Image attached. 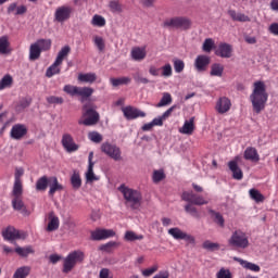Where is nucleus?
<instances>
[{
	"label": "nucleus",
	"instance_id": "nucleus-1",
	"mask_svg": "<svg viewBox=\"0 0 278 278\" xmlns=\"http://www.w3.org/2000/svg\"><path fill=\"white\" fill-rule=\"evenodd\" d=\"M250 101L255 114H261L263 110L266 109V103H268V91H266V84L264 81L257 80L253 84Z\"/></svg>",
	"mask_w": 278,
	"mask_h": 278
},
{
	"label": "nucleus",
	"instance_id": "nucleus-2",
	"mask_svg": "<svg viewBox=\"0 0 278 278\" xmlns=\"http://www.w3.org/2000/svg\"><path fill=\"white\" fill-rule=\"evenodd\" d=\"M181 199L182 201L189 203L185 206V211L187 214L193 216V218H201L199 211L193 205H207L210 203L207 200H205V198H203V195H199L192 191L182 192Z\"/></svg>",
	"mask_w": 278,
	"mask_h": 278
},
{
	"label": "nucleus",
	"instance_id": "nucleus-3",
	"mask_svg": "<svg viewBox=\"0 0 278 278\" xmlns=\"http://www.w3.org/2000/svg\"><path fill=\"white\" fill-rule=\"evenodd\" d=\"M118 190L122 192L126 205H129L132 210H140L142 205V193L140 191L128 188L125 185H121Z\"/></svg>",
	"mask_w": 278,
	"mask_h": 278
},
{
	"label": "nucleus",
	"instance_id": "nucleus-4",
	"mask_svg": "<svg viewBox=\"0 0 278 278\" xmlns=\"http://www.w3.org/2000/svg\"><path fill=\"white\" fill-rule=\"evenodd\" d=\"M228 245L236 251H238V249H249V247H251V242H249V235L240 229L232 231L228 239Z\"/></svg>",
	"mask_w": 278,
	"mask_h": 278
},
{
	"label": "nucleus",
	"instance_id": "nucleus-5",
	"mask_svg": "<svg viewBox=\"0 0 278 278\" xmlns=\"http://www.w3.org/2000/svg\"><path fill=\"white\" fill-rule=\"evenodd\" d=\"M83 110V116L85 119H79L78 125H85V127H92V125H97V123H99L100 115L99 112H97V106H94V104H84Z\"/></svg>",
	"mask_w": 278,
	"mask_h": 278
},
{
	"label": "nucleus",
	"instance_id": "nucleus-6",
	"mask_svg": "<svg viewBox=\"0 0 278 278\" xmlns=\"http://www.w3.org/2000/svg\"><path fill=\"white\" fill-rule=\"evenodd\" d=\"M86 260V254L81 250H76L70 253L63 261V273H71L77 266Z\"/></svg>",
	"mask_w": 278,
	"mask_h": 278
},
{
	"label": "nucleus",
	"instance_id": "nucleus-7",
	"mask_svg": "<svg viewBox=\"0 0 278 278\" xmlns=\"http://www.w3.org/2000/svg\"><path fill=\"white\" fill-rule=\"evenodd\" d=\"M63 92L70 94V97H80L81 101L90 99L94 94V89L91 87H78L73 85H65L63 87Z\"/></svg>",
	"mask_w": 278,
	"mask_h": 278
},
{
	"label": "nucleus",
	"instance_id": "nucleus-8",
	"mask_svg": "<svg viewBox=\"0 0 278 278\" xmlns=\"http://www.w3.org/2000/svg\"><path fill=\"white\" fill-rule=\"evenodd\" d=\"M192 23L188 17L175 16L167 18L163 23V27L174 28V29H190Z\"/></svg>",
	"mask_w": 278,
	"mask_h": 278
},
{
	"label": "nucleus",
	"instance_id": "nucleus-9",
	"mask_svg": "<svg viewBox=\"0 0 278 278\" xmlns=\"http://www.w3.org/2000/svg\"><path fill=\"white\" fill-rule=\"evenodd\" d=\"M101 151L111 160H114L115 162H121L123 160V152L121 151V148H118L116 144H112L110 142H103L101 144Z\"/></svg>",
	"mask_w": 278,
	"mask_h": 278
},
{
	"label": "nucleus",
	"instance_id": "nucleus-10",
	"mask_svg": "<svg viewBox=\"0 0 278 278\" xmlns=\"http://www.w3.org/2000/svg\"><path fill=\"white\" fill-rule=\"evenodd\" d=\"M71 14H73V7L61 5L54 12V21L56 23H66L71 18Z\"/></svg>",
	"mask_w": 278,
	"mask_h": 278
},
{
	"label": "nucleus",
	"instance_id": "nucleus-11",
	"mask_svg": "<svg viewBox=\"0 0 278 278\" xmlns=\"http://www.w3.org/2000/svg\"><path fill=\"white\" fill-rule=\"evenodd\" d=\"M61 143L67 153H75V151H79V144L75 142V139L71 134H63Z\"/></svg>",
	"mask_w": 278,
	"mask_h": 278
},
{
	"label": "nucleus",
	"instance_id": "nucleus-12",
	"mask_svg": "<svg viewBox=\"0 0 278 278\" xmlns=\"http://www.w3.org/2000/svg\"><path fill=\"white\" fill-rule=\"evenodd\" d=\"M168 233L174 238V240H186V242H189V244H194L195 242V239L192 235H188V232L182 231L178 227L170 228Z\"/></svg>",
	"mask_w": 278,
	"mask_h": 278
},
{
	"label": "nucleus",
	"instance_id": "nucleus-13",
	"mask_svg": "<svg viewBox=\"0 0 278 278\" xmlns=\"http://www.w3.org/2000/svg\"><path fill=\"white\" fill-rule=\"evenodd\" d=\"M212 59L205 54H200L195 58L193 66L197 73H205L207 66H210Z\"/></svg>",
	"mask_w": 278,
	"mask_h": 278
},
{
	"label": "nucleus",
	"instance_id": "nucleus-14",
	"mask_svg": "<svg viewBox=\"0 0 278 278\" xmlns=\"http://www.w3.org/2000/svg\"><path fill=\"white\" fill-rule=\"evenodd\" d=\"M114 236H116V232L112 229L98 228L91 231V240L93 241L108 240V238H114Z\"/></svg>",
	"mask_w": 278,
	"mask_h": 278
},
{
	"label": "nucleus",
	"instance_id": "nucleus-15",
	"mask_svg": "<svg viewBox=\"0 0 278 278\" xmlns=\"http://www.w3.org/2000/svg\"><path fill=\"white\" fill-rule=\"evenodd\" d=\"M122 111L127 121H134L136 118H144V116H147V113L134 106H126Z\"/></svg>",
	"mask_w": 278,
	"mask_h": 278
},
{
	"label": "nucleus",
	"instance_id": "nucleus-16",
	"mask_svg": "<svg viewBox=\"0 0 278 278\" xmlns=\"http://www.w3.org/2000/svg\"><path fill=\"white\" fill-rule=\"evenodd\" d=\"M10 136L13 140H22V138L27 136V126L23 124H15L11 128Z\"/></svg>",
	"mask_w": 278,
	"mask_h": 278
},
{
	"label": "nucleus",
	"instance_id": "nucleus-17",
	"mask_svg": "<svg viewBox=\"0 0 278 278\" xmlns=\"http://www.w3.org/2000/svg\"><path fill=\"white\" fill-rule=\"evenodd\" d=\"M215 110L218 114H227L231 110V100L227 97L219 98L216 102Z\"/></svg>",
	"mask_w": 278,
	"mask_h": 278
},
{
	"label": "nucleus",
	"instance_id": "nucleus-18",
	"mask_svg": "<svg viewBox=\"0 0 278 278\" xmlns=\"http://www.w3.org/2000/svg\"><path fill=\"white\" fill-rule=\"evenodd\" d=\"M2 236L4 240H21V238H25V233H22L16 228L9 226L3 232Z\"/></svg>",
	"mask_w": 278,
	"mask_h": 278
},
{
	"label": "nucleus",
	"instance_id": "nucleus-19",
	"mask_svg": "<svg viewBox=\"0 0 278 278\" xmlns=\"http://www.w3.org/2000/svg\"><path fill=\"white\" fill-rule=\"evenodd\" d=\"M47 219L48 226H47V231H58L60 229V217L55 215V212L51 211L50 213L47 214Z\"/></svg>",
	"mask_w": 278,
	"mask_h": 278
},
{
	"label": "nucleus",
	"instance_id": "nucleus-20",
	"mask_svg": "<svg viewBox=\"0 0 278 278\" xmlns=\"http://www.w3.org/2000/svg\"><path fill=\"white\" fill-rule=\"evenodd\" d=\"M12 207L15 212H21L23 216H29V211L27 210V206H25V202H23V197L13 198Z\"/></svg>",
	"mask_w": 278,
	"mask_h": 278
},
{
	"label": "nucleus",
	"instance_id": "nucleus-21",
	"mask_svg": "<svg viewBox=\"0 0 278 278\" xmlns=\"http://www.w3.org/2000/svg\"><path fill=\"white\" fill-rule=\"evenodd\" d=\"M229 170L232 173V179H237V181H240L244 177V173H242V169L240 166H238V161H230L228 162Z\"/></svg>",
	"mask_w": 278,
	"mask_h": 278
},
{
	"label": "nucleus",
	"instance_id": "nucleus-22",
	"mask_svg": "<svg viewBox=\"0 0 278 278\" xmlns=\"http://www.w3.org/2000/svg\"><path fill=\"white\" fill-rule=\"evenodd\" d=\"M50 190H49V197H53L55 192H62L64 190V186L58 181V177L52 176L49 178V184H48Z\"/></svg>",
	"mask_w": 278,
	"mask_h": 278
},
{
	"label": "nucleus",
	"instance_id": "nucleus-23",
	"mask_svg": "<svg viewBox=\"0 0 278 278\" xmlns=\"http://www.w3.org/2000/svg\"><path fill=\"white\" fill-rule=\"evenodd\" d=\"M228 15L230 16V18L235 22L238 23H250L251 22V17H249V15L244 14V13H238L236 12V10H228Z\"/></svg>",
	"mask_w": 278,
	"mask_h": 278
},
{
	"label": "nucleus",
	"instance_id": "nucleus-24",
	"mask_svg": "<svg viewBox=\"0 0 278 278\" xmlns=\"http://www.w3.org/2000/svg\"><path fill=\"white\" fill-rule=\"evenodd\" d=\"M233 260H235V262L240 263V265L242 267H244L247 270H251L252 273H260L262 270V268L257 264L244 261V260L239 258V257H235Z\"/></svg>",
	"mask_w": 278,
	"mask_h": 278
},
{
	"label": "nucleus",
	"instance_id": "nucleus-25",
	"mask_svg": "<svg viewBox=\"0 0 278 278\" xmlns=\"http://www.w3.org/2000/svg\"><path fill=\"white\" fill-rule=\"evenodd\" d=\"M130 55L135 62H142L147 58V49L140 47L132 48Z\"/></svg>",
	"mask_w": 278,
	"mask_h": 278
},
{
	"label": "nucleus",
	"instance_id": "nucleus-26",
	"mask_svg": "<svg viewBox=\"0 0 278 278\" xmlns=\"http://www.w3.org/2000/svg\"><path fill=\"white\" fill-rule=\"evenodd\" d=\"M232 51L233 49L231 48V45L220 43L216 51V55H219V58H231Z\"/></svg>",
	"mask_w": 278,
	"mask_h": 278
},
{
	"label": "nucleus",
	"instance_id": "nucleus-27",
	"mask_svg": "<svg viewBox=\"0 0 278 278\" xmlns=\"http://www.w3.org/2000/svg\"><path fill=\"white\" fill-rule=\"evenodd\" d=\"M243 157L250 162H257L260 160V153H257V149L248 147L244 151Z\"/></svg>",
	"mask_w": 278,
	"mask_h": 278
},
{
	"label": "nucleus",
	"instance_id": "nucleus-28",
	"mask_svg": "<svg viewBox=\"0 0 278 278\" xmlns=\"http://www.w3.org/2000/svg\"><path fill=\"white\" fill-rule=\"evenodd\" d=\"M179 132L187 136H192V134L194 132V117L186 121L184 126L179 129Z\"/></svg>",
	"mask_w": 278,
	"mask_h": 278
},
{
	"label": "nucleus",
	"instance_id": "nucleus-29",
	"mask_svg": "<svg viewBox=\"0 0 278 278\" xmlns=\"http://www.w3.org/2000/svg\"><path fill=\"white\" fill-rule=\"evenodd\" d=\"M78 81L80 84H94L97 81L96 73H80L78 74Z\"/></svg>",
	"mask_w": 278,
	"mask_h": 278
},
{
	"label": "nucleus",
	"instance_id": "nucleus-30",
	"mask_svg": "<svg viewBox=\"0 0 278 278\" xmlns=\"http://www.w3.org/2000/svg\"><path fill=\"white\" fill-rule=\"evenodd\" d=\"M42 52L40 51V48L36 46V43H31L29 47V60L30 62H36V60H40V55Z\"/></svg>",
	"mask_w": 278,
	"mask_h": 278
},
{
	"label": "nucleus",
	"instance_id": "nucleus-31",
	"mask_svg": "<svg viewBox=\"0 0 278 278\" xmlns=\"http://www.w3.org/2000/svg\"><path fill=\"white\" fill-rule=\"evenodd\" d=\"M223 73H225V66L220 63H214L211 66L210 75L211 77H223Z\"/></svg>",
	"mask_w": 278,
	"mask_h": 278
},
{
	"label": "nucleus",
	"instance_id": "nucleus-32",
	"mask_svg": "<svg viewBox=\"0 0 278 278\" xmlns=\"http://www.w3.org/2000/svg\"><path fill=\"white\" fill-rule=\"evenodd\" d=\"M62 66V63H58V61H54V63L46 71V77H53V75H60L62 70L60 68Z\"/></svg>",
	"mask_w": 278,
	"mask_h": 278
},
{
	"label": "nucleus",
	"instance_id": "nucleus-33",
	"mask_svg": "<svg viewBox=\"0 0 278 278\" xmlns=\"http://www.w3.org/2000/svg\"><path fill=\"white\" fill-rule=\"evenodd\" d=\"M29 273H31V267L22 266L15 270L13 278H27L29 277Z\"/></svg>",
	"mask_w": 278,
	"mask_h": 278
},
{
	"label": "nucleus",
	"instance_id": "nucleus-34",
	"mask_svg": "<svg viewBox=\"0 0 278 278\" xmlns=\"http://www.w3.org/2000/svg\"><path fill=\"white\" fill-rule=\"evenodd\" d=\"M12 84H14V78H12V75L5 74L0 80V90L12 88Z\"/></svg>",
	"mask_w": 278,
	"mask_h": 278
},
{
	"label": "nucleus",
	"instance_id": "nucleus-35",
	"mask_svg": "<svg viewBox=\"0 0 278 278\" xmlns=\"http://www.w3.org/2000/svg\"><path fill=\"white\" fill-rule=\"evenodd\" d=\"M15 253L20 255V257H28L29 255L34 254V248L31 245H28L26 248L17 247L15 248Z\"/></svg>",
	"mask_w": 278,
	"mask_h": 278
},
{
	"label": "nucleus",
	"instance_id": "nucleus-36",
	"mask_svg": "<svg viewBox=\"0 0 278 278\" xmlns=\"http://www.w3.org/2000/svg\"><path fill=\"white\" fill-rule=\"evenodd\" d=\"M29 105H31V100L27 98H22L15 105V112H18V113L25 112V110H27Z\"/></svg>",
	"mask_w": 278,
	"mask_h": 278
},
{
	"label": "nucleus",
	"instance_id": "nucleus-37",
	"mask_svg": "<svg viewBox=\"0 0 278 278\" xmlns=\"http://www.w3.org/2000/svg\"><path fill=\"white\" fill-rule=\"evenodd\" d=\"M214 223H216V225H218L219 227H225V217H223V214L214 211V210H210L208 211Z\"/></svg>",
	"mask_w": 278,
	"mask_h": 278
},
{
	"label": "nucleus",
	"instance_id": "nucleus-38",
	"mask_svg": "<svg viewBox=\"0 0 278 278\" xmlns=\"http://www.w3.org/2000/svg\"><path fill=\"white\" fill-rule=\"evenodd\" d=\"M110 83L114 88H117V86H127L128 84H131V78L129 77H119V78H111Z\"/></svg>",
	"mask_w": 278,
	"mask_h": 278
},
{
	"label": "nucleus",
	"instance_id": "nucleus-39",
	"mask_svg": "<svg viewBox=\"0 0 278 278\" xmlns=\"http://www.w3.org/2000/svg\"><path fill=\"white\" fill-rule=\"evenodd\" d=\"M71 53V47L70 46H64L58 53V56L55 61L60 64L64 62L65 58H68V54Z\"/></svg>",
	"mask_w": 278,
	"mask_h": 278
},
{
	"label": "nucleus",
	"instance_id": "nucleus-40",
	"mask_svg": "<svg viewBox=\"0 0 278 278\" xmlns=\"http://www.w3.org/2000/svg\"><path fill=\"white\" fill-rule=\"evenodd\" d=\"M35 43L42 52L51 49L52 41L51 39H38Z\"/></svg>",
	"mask_w": 278,
	"mask_h": 278
},
{
	"label": "nucleus",
	"instance_id": "nucleus-41",
	"mask_svg": "<svg viewBox=\"0 0 278 278\" xmlns=\"http://www.w3.org/2000/svg\"><path fill=\"white\" fill-rule=\"evenodd\" d=\"M71 184L74 190H79V188H81V176L79 175L78 172L73 173L71 177Z\"/></svg>",
	"mask_w": 278,
	"mask_h": 278
},
{
	"label": "nucleus",
	"instance_id": "nucleus-42",
	"mask_svg": "<svg viewBox=\"0 0 278 278\" xmlns=\"http://www.w3.org/2000/svg\"><path fill=\"white\" fill-rule=\"evenodd\" d=\"M48 186H49V178L47 176H42L36 182V190L45 192Z\"/></svg>",
	"mask_w": 278,
	"mask_h": 278
},
{
	"label": "nucleus",
	"instance_id": "nucleus-43",
	"mask_svg": "<svg viewBox=\"0 0 278 278\" xmlns=\"http://www.w3.org/2000/svg\"><path fill=\"white\" fill-rule=\"evenodd\" d=\"M166 179V174L164 169H155L152 174L153 184H160V181H164Z\"/></svg>",
	"mask_w": 278,
	"mask_h": 278
},
{
	"label": "nucleus",
	"instance_id": "nucleus-44",
	"mask_svg": "<svg viewBox=\"0 0 278 278\" xmlns=\"http://www.w3.org/2000/svg\"><path fill=\"white\" fill-rule=\"evenodd\" d=\"M12 197L13 198L23 197V181L14 180L13 190H12Z\"/></svg>",
	"mask_w": 278,
	"mask_h": 278
},
{
	"label": "nucleus",
	"instance_id": "nucleus-45",
	"mask_svg": "<svg viewBox=\"0 0 278 278\" xmlns=\"http://www.w3.org/2000/svg\"><path fill=\"white\" fill-rule=\"evenodd\" d=\"M173 103V96L168 92H164L161 101L156 104V108H164Z\"/></svg>",
	"mask_w": 278,
	"mask_h": 278
},
{
	"label": "nucleus",
	"instance_id": "nucleus-46",
	"mask_svg": "<svg viewBox=\"0 0 278 278\" xmlns=\"http://www.w3.org/2000/svg\"><path fill=\"white\" fill-rule=\"evenodd\" d=\"M125 240H127V242H135V240H144V236L137 235L136 232L128 230L125 233Z\"/></svg>",
	"mask_w": 278,
	"mask_h": 278
},
{
	"label": "nucleus",
	"instance_id": "nucleus-47",
	"mask_svg": "<svg viewBox=\"0 0 278 278\" xmlns=\"http://www.w3.org/2000/svg\"><path fill=\"white\" fill-rule=\"evenodd\" d=\"M105 17L99 14L92 16L91 25H93V27H105Z\"/></svg>",
	"mask_w": 278,
	"mask_h": 278
},
{
	"label": "nucleus",
	"instance_id": "nucleus-48",
	"mask_svg": "<svg viewBox=\"0 0 278 278\" xmlns=\"http://www.w3.org/2000/svg\"><path fill=\"white\" fill-rule=\"evenodd\" d=\"M10 47V39L8 36L0 37V53L3 55L8 53V48Z\"/></svg>",
	"mask_w": 278,
	"mask_h": 278
},
{
	"label": "nucleus",
	"instance_id": "nucleus-49",
	"mask_svg": "<svg viewBox=\"0 0 278 278\" xmlns=\"http://www.w3.org/2000/svg\"><path fill=\"white\" fill-rule=\"evenodd\" d=\"M86 180L89 182L92 181H99V177H97V175H94V165H88V170L86 173Z\"/></svg>",
	"mask_w": 278,
	"mask_h": 278
},
{
	"label": "nucleus",
	"instance_id": "nucleus-50",
	"mask_svg": "<svg viewBox=\"0 0 278 278\" xmlns=\"http://www.w3.org/2000/svg\"><path fill=\"white\" fill-rule=\"evenodd\" d=\"M249 192L253 201H255L256 203H264V194H262L258 190L251 189Z\"/></svg>",
	"mask_w": 278,
	"mask_h": 278
},
{
	"label": "nucleus",
	"instance_id": "nucleus-51",
	"mask_svg": "<svg viewBox=\"0 0 278 278\" xmlns=\"http://www.w3.org/2000/svg\"><path fill=\"white\" fill-rule=\"evenodd\" d=\"M212 49H214V39H205L202 46V50L204 51V53H212Z\"/></svg>",
	"mask_w": 278,
	"mask_h": 278
},
{
	"label": "nucleus",
	"instance_id": "nucleus-52",
	"mask_svg": "<svg viewBox=\"0 0 278 278\" xmlns=\"http://www.w3.org/2000/svg\"><path fill=\"white\" fill-rule=\"evenodd\" d=\"M173 62L175 73H184V68H186V63L180 59H174Z\"/></svg>",
	"mask_w": 278,
	"mask_h": 278
},
{
	"label": "nucleus",
	"instance_id": "nucleus-53",
	"mask_svg": "<svg viewBox=\"0 0 278 278\" xmlns=\"http://www.w3.org/2000/svg\"><path fill=\"white\" fill-rule=\"evenodd\" d=\"M202 247L206 251H218V249H220V244L214 243V242H212L210 240L204 241Z\"/></svg>",
	"mask_w": 278,
	"mask_h": 278
},
{
	"label": "nucleus",
	"instance_id": "nucleus-54",
	"mask_svg": "<svg viewBox=\"0 0 278 278\" xmlns=\"http://www.w3.org/2000/svg\"><path fill=\"white\" fill-rule=\"evenodd\" d=\"M118 247V242L116 241H110L105 244H102L100 247V251H105V253H112V249Z\"/></svg>",
	"mask_w": 278,
	"mask_h": 278
},
{
	"label": "nucleus",
	"instance_id": "nucleus-55",
	"mask_svg": "<svg viewBox=\"0 0 278 278\" xmlns=\"http://www.w3.org/2000/svg\"><path fill=\"white\" fill-rule=\"evenodd\" d=\"M93 42L99 51L105 50V40H103V37L94 36Z\"/></svg>",
	"mask_w": 278,
	"mask_h": 278
},
{
	"label": "nucleus",
	"instance_id": "nucleus-56",
	"mask_svg": "<svg viewBox=\"0 0 278 278\" xmlns=\"http://www.w3.org/2000/svg\"><path fill=\"white\" fill-rule=\"evenodd\" d=\"M47 101L50 105H62V103H64V98L50 96L47 98Z\"/></svg>",
	"mask_w": 278,
	"mask_h": 278
},
{
	"label": "nucleus",
	"instance_id": "nucleus-57",
	"mask_svg": "<svg viewBox=\"0 0 278 278\" xmlns=\"http://www.w3.org/2000/svg\"><path fill=\"white\" fill-rule=\"evenodd\" d=\"M163 77H173V66L167 63L161 67Z\"/></svg>",
	"mask_w": 278,
	"mask_h": 278
},
{
	"label": "nucleus",
	"instance_id": "nucleus-58",
	"mask_svg": "<svg viewBox=\"0 0 278 278\" xmlns=\"http://www.w3.org/2000/svg\"><path fill=\"white\" fill-rule=\"evenodd\" d=\"M88 138L89 140H91V142H96V143L103 141V136H101V134L97 131L89 132Z\"/></svg>",
	"mask_w": 278,
	"mask_h": 278
},
{
	"label": "nucleus",
	"instance_id": "nucleus-59",
	"mask_svg": "<svg viewBox=\"0 0 278 278\" xmlns=\"http://www.w3.org/2000/svg\"><path fill=\"white\" fill-rule=\"evenodd\" d=\"M217 278H233L231 271L229 269L220 268L219 271L216 274Z\"/></svg>",
	"mask_w": 278,
	"mask_h": 278
},
{
	"label": "nucleus",
	"instance_id": "nucleus-60",
	"mask_svg": "<svg viewBox=\"0 0 278 278\" xmlns=\"http://www.w3.org/2000/svg\"><path fill=\"white\" fill-rule=\"evenodd\" d=\"M109 8L111 10V12H122V8H121V3H118V1H111L109 3Z\"/></svg>",
	"mask_w": 278,
	"mask_h": 278
},
{
	"label": "nucleus",
	"instance_id": "nucleus-61",
	"mask_svg": "<svg viewBox=\"0 0 278 278\" xmlns=\"http://www.w3.org/2000/svg\"><path fill=\"white\" fill-rule=\"evenodd\" d=\"M23 175H25V169H23V167L16 168V169H15V178H14V181H23V180H21V178L23 177Z\"/></svg>",
	"mask_w": 278,
	"mask_h": 278
},
{
	"label": "nucleus",
	"instance_id": "nucleus-62",
	"mask_svg": "<svg viewBox=\"0 0 278 278\" xmlns=\"http://www.w3.org/2000/svg\"><path fill=\"white\" fill-rule=\"evenodd\" d=\"M134 79L137 84H149L150 83V80L148 78L140 76V74H136L134 76Z\"/></svg>",
	"mask_w": 278,
	"mask_h": 278
},
{
	"label": "nucleus",
	"instance_id": "nucleus-63",
	"mask_svg": "<svg viewBox=\"0 0 278 278\" xmlns=\"http://www.w3.org/2000/svg\"><path fill=\"white\" fill-rule=\"evenodd\" d=\"M174 111H175V105L170 106L167 111L163 113V115L161 116L162 119L166 121V118H168Z\"/></svg>",
	"mask_w": 278,
	"mask_h": 278
},
{
	"label": "nucleus",
	"instance_id": "nucleus-64",
	"mask_svg": "<svg viewBox=\"0 0 278 278\" xmlns=\"http://www.w3.org/2000/svg\"><path fill=\"white\" fill-rule=\"evenodd\" d=\"M268 29L274 36H278V23L270 24Z\"/></svg>",
	"mask_w": 278,
	"mask_h": 278
}]
</instances>
